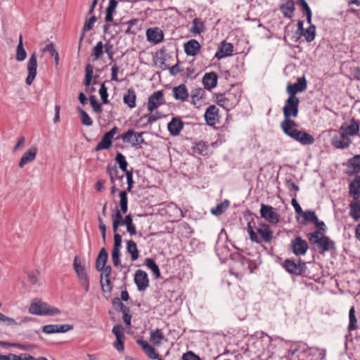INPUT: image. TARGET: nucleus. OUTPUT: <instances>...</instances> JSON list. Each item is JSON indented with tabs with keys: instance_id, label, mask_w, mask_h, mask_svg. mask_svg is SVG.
I'll list each match as a JSON object with an SVG mask.
<instances>
[{
	"instance_id": "24",
	"label": "nucleus",
	"mask_w": 360,
	"mask_h": 360,
	"mask_svg": "<svg viewBox=\"0 0 360 360\" xmlns=\"http://www.w3.org/2000/svg\"><path fill=\"white\" fill-rule=\"evenodd\" d=\"M238 264L241 266V267H242L241 271L243 273L248 272V273L251 274L257 267V263L256 261L251 260L249 258H247L245 257L239 256Z\"/></svg>"
},
{
	"instance_id": "64",
	"label": "nucleus",
	"mask_w": 360,
	"mask_h": 360,
	"mask_svg": "<svg viewBox=\"0 0 360 360\" xmlns=\"http://www.w3.org/2000/svg\"><path fill=\"white\" fill-rule=\"evenodd\" d=\"M182 360H201L200 358L191 351H188L184 354Z\"/></svg>"
},
{
	"instance_id": "8",
	"label": "nucleus",
	"mask_w": 360,
	"mask_h": 360,
	"mask_svg": "<svg viewBox=\"0 0 360 360\" xmlns=\"http://www.w3.org/2000/svg\"><path fill=\"white\" fill-rule=\"evenodd\" d=\"M112 333L115 335L116 340L113 343V347L119 352H123L124 350V330L122 325L116 324L112 330Z\"/></svg>"
},
{
	"instance_id": "34",
	"label": "nucleus",
	"mask_w": 360,
	"mask_h": 360,
	"mask_svg": "<svg viewBox=\"0 0 360 360\" xmlns=\"http://www.w3.org/2000/svg\"><path fill=\"white\" fill-rule=\"evenodd\" d=\"M162 115L159 112L147 114L141 117L138 121V123H141L144 120H146V122L145 123L141 124V127L144 128L146 127L148 124H153V122L160 119Z\"/></svg>"
},
{
	"instance_id": "13",
	"label": "nucleus",
	"mask_w": 360,
	"mask_h": 360,
	"mask_svg": "<svg viewBox=\"0 0 360 360\" xmlns=\"http://www.w3.org/2000/svg\"><path fill=\"white\" fill-rule=\"evenodd\" d=\"M117 131L118 128L117 127H114L109 131L106 132L102 137L101 141L96 145L95 150L98 151L108 149L112 145V139Z\"/></svg>"
},
{
	"instance_id": "25",
	"label": "nucleus",
	"mask_w": 360,
	"mask_h": 360,
	"mask_svg": "<svg viewBox=\"0 0 360 360\" xmlns=\"http://www.w3.org/2000/svg\"><path fill=\"white\" fill-rule=\"evenodd\" d=\"M184 127L182 120L179 117H173L167 124V129L171 135H179Z\"/></svg>"
},
{
	"instance_id": "18",
	"label": "nucleus",
	"mask_w": 360,
	"mask_h": 360,
	"mask_svg": "<svg viewBox=\"0 0 360 360\" xmlns=\"http://www.w3.org/2000/svg\"><path fill=\"white\" fill-rule=\"evenodd\" d=\"M134 282L139 291L145 290L149 284L147 273L141 269L137 270L134 274Z\"/></svg>"
},
{
	"instance_id": "2",
	"label": "nucleus",
	"mask_w": 360,
	"mask_h": 360,
	"mask_svg": "<svg viewBox=\"0 0 360 360\" xmlns=\"http://www.w3.org/2000/svg\"><path fill=\"white\" fill-rule=\"evenodd\" d=\"M307 237L309 243L316 247L319 253L328 252L335 248V244L328 236L325 234H318L317 232H310L307 233Z\"/></svg>"
},
{
	"instance_id": "23",
	"label": "nucleus",
	"mask_w": 360,
	"mask_h": 360,
	"mask_svg": "<svg viewBox=\"0 0 360 360\" xmlns=\"http://www.w3.org/2000/svg\"><path fill=\"white\" fill-rule=\"evenodd\" d=\"M172 93L175 100L180 101L181 102L187 101L189 97L188 89L184 84L173 87Z\"/></svg>"
},
{
	"instance_id": "32",
	"label": "nucleus",
	"mask_w": 360,
	"mask_h": 360,
	"mask_svg": "<svg viewBox=\"0 0 360 360\" xmlns=\"http://www.w3.org/2000/svg\"><path fill=\"white\" fill-rule=\"evenodd\" d=\"M136 95L134 89L129 88L123 96V102L130 108L136 107Z\"/></svg>"
},
{
	"instance_id": "41",
	"label": "nucleus",
	"mask_w": 360,
	"mask_h": 360,
	"mask_svg": "<svg viewBox=\"0 0 360 360\" xmlns=\"http://www.w3.org/2000/svg\"><path fill=\"white\" fill-rule=\"evenodd\" d=\"M150 340L154 345H160L162 340H166L165 335L160 329L151 330Z\"/></svg>"
},
{
	"instance_id": "14",
	"label": "nucleus",
	"mask_w": 360,
	"mask_h": 360,
	"mask_svg": "<svg viewBox=\"0 0 360 360\" xmlns=\"http://www.w3.org/2000/svg\"><path fill=\"white\" fill-rule=\"evenodd\" d=\"M27 68L28 75L25 82L27 85H31L37 75V61L35 53H33L29 58Z\"/></svg>"
},
{
	"instance_id": "45",
	"label": "nucleus",
	"mask_w": 360,
	"mask_h": 360,
	"mask_svg": "<svg viewBox=\"0 0 360 360\" xmlns=\"http://www.w3.org/2000/svg\"><path fill=\"white\" fill-rule=\"evenodd\" d=\"M145 264L149 269H150L151 272L155 276V278H159L160 276L159 266L155 263L154 259L151 258H146L145 260Z\"/></svg>"
},
{
	"instance_id": "3",
	"label": "nucleus",
	"mask_w": 360,
	"mask_h": 360,
	"mask_svg": "<svg viewBox=\"0 0 360 360\" xmlns=\"http://www.w3.org/2000/svg\"><path fill=\"white\" fill-rule=\"evenodd\" d=\"M29 312L38 316H57L61 314V311L58 308L52 307L39 299L32 301Z\"/></svg>"
},
{
	"instance_id": "5",
	"label": "nucleus",
	"mask_w": 360,
	"mask_h": 360,
	"mask_svg": "<svg viewBox=\"0 0 360 360\" xmlns=\"http://www.w3.org/2000/svg\"><path fill=\"white\" fill-rule=\"evenodd\" d=\"M143 134L144 132H135L134 129H131L122 136H117L115 140L122 139L123 142L130 143L131 146L137 148L144 142Z\"/></svg>"
},
{
	"instance_id": "7",
	"label": "nucleus",
	"mask_w": 360,
	"mask_h": 360,
	"mask_svg": "<svg viewBox=\"0 0 360 360\" xmlns=\"http://www.w3.org/2000/svg\"><path fill=\"white\" fill-rule=\"evenodd\" d=\"M260 215L262 218L272 224H276L279 221L278 214L276 212L275 208L270 205L262 204Z\"/></svg>"
},
{
	"instance_id": "28",
	"label": "nucleus",
	"mask_w": 360,
	"mask_h": 360,
	"mask_svg": "<svg viewBox=\"0 0 360 360\" xmlns=\"http://www.w3.org/2000/svg\"><path fill=\"white\" fill-rule=\"evenodd\" d=\"M349 193L354 200L360 198V176H356L349 184Z\"/></svg>"
},
{
	"instance_id": "9",
	"label": "nucleus",
	"mask_w": 360,
	"mask_h": 360,
	"mask_svg": "<svg viewBox=\"0 0 360 360\" xmlns=\"http://www.w3.org/2000/svg\"><path fill=\"white\" fill-rule=\"evenodd\" d=\"M283 267L288 272L299 276L306 269V263L301 260L295 262L292 259H285L283 264Z\"/></svg>"
},
{
	"instance_id": "29",
	"label": "nucleus",
	"mask_w": 360,
	"mask_h": 360,
	"mask_svg": "<svg viewBox=\"0 0 360 360\" xmlns=\"http://www.w3.org/2000/svg\"><path fill=\"white\" fill-rule=\"evenodd\" d=\"M202 83L205 88L208 90L214 88L217 84V74L214 72L205 73L202 77Z\"/></svg>"
},
{
	"instance_id": "17",
	"label": "nucleus",
	"mask_w": 360,
	"mask_h": 360,
	"mask_svg": "<svg viewBox=\"0 0 360 360\" xmlns=\"http://www.w3.org/2000/svg\"><path fill=\"white\" fill-rule=\"evenodd\" d=\"M234 51L233 45L231 43L223 41L217 49L214 57L219 60L233 55Z\"/></svg>"
},
{
	"instance_id": "50",
	"label": "nucleus",
	"mask_w": 360,
	"mask_h": 360,
	"mask_svg": "<svg viewBox=\"0 0 360 360\" xmlns=\"http://www.w3.org/2000/svg\"><path fill=\"white\" fill-rule=\"evenodd\" d=\"M27 56L26 51L23 48L22 36H20L19 43L16 49V60L18 61H23Z\"/></svg>"
},
{
	"instance_id": "19",
	"label": "nucleus",
	"mask_w": 360,
	"mask_h": 360,
	"mask_svg": "<svg viewBox=\"0 0 360 360\" xmlns=\"http://www.w3.org/2000/svg\"><path fill=\"white\" fill-rule=\"evenodd\" d=\"M73 328L72 325L68 324H49L42 327L41 330L46 334H53L58 333H65Z\"/></svg>"
},
{
	"instance_id": "63",
	"label": "nucleus",
	"mask_w": 360,
	"mask_h": 360,
	"mask_svg": "<svg viewBox=\"0 0 360 360\" xmlns=\"http://www.w3.org/2000/svg\"><path fill=\"white\" fill-rule=\"evenodd\" d=\"M112 304L117 311H122L124 309L128 308L127 307H124L121 299L119 297H114L112 300Z\"/></svg>"
},
{
	"instance_id": "6",
	"label": "nucleus",
	"mask_w": 360,
	"mask_h": 360,
	"mask_svg": "<svg viewBox=\"0 0 360 360\" xmlns=\"http://www.w3.org/2000/svg\"><path fill=\"white\" fill-rule=\"evenodd\" d=\"M300 100L297 96H288L283 106L284 118L296 117L299 112Z\"/></svg>"
},
{
	"instance_id": "58",
	"label": "nucleus",
	"mask_w": 360,
	"mask_h": 360,
	"mask_svg": "<svg viewBox=\"0 0 360 360\" xmlns=\"http://www.w3.org/2000/svg\"><path fill=\"white\" fill-rule=\"evenodd\" d=\"M302 217L305 221L314 223V221L317 220V216L314 211L306 210L301 213Z\"/></svg>"
},
{
	"instance_id": "1",
	"label": "nucleus",
	"mask_w": 360,
	"mask_h": 360,
	"mask_svg": "<svg viewBox=\"0 0 360 360\" xmlns=\"http://www.w3.org/2000/svg\"><path fill=\"white\" fill-rule=\"evenodd\" d=\"M256 231L257 233L252 229L250 224L249 223L248 226V232L250 236V239L252 242H255L257 243H262V242L269 243L271 242L274 238V233L268 224L264 223L259 224L258 226L256 228Z\"/></svg>"
},
{
	"instance_id": "62",
	"label": "nucleus",
	"mask_w": 360,
	"mask_h": 360,
	"mask_svg": "<svg viewBox=\"0 0 360 360\" xmlns=\"http://www.w3.org/2000/svg\"><path fill=\"white\" fill-rule=\"evenodd\" d=\"M127 182V192H131L134 186V181L133 180V173L131 171L125 172Z\"/></svg>"
},
{
	"instance_id": "10",
	"label": "nucleus",
	"mask_w": 360,
	"mask_h": 360,
	"mask_svg": "<svg viewBox=\"0 0 360 360\" xmlns=\"http://www.w3.org/2000/svg\"><path fill=\"white\" fill-rule=\"evenodd\" d=\"M290 245L292 251L296 256L304 255L309 249L307 242L300 236H296L292 239Z\"/></svg>"
},
{
	"instance_id": "33",
	"label": "nucleus",
	"mask_w": 360,
	"mask_h": 360,
	"mask_svg": "<svg viewBox=\"0 0 360 360\" xmlns=\"http://www.w3.org/2000/svg\"><path fill=\"white\" fill-rule=\"evenodd\" d=\"M36 155L37 148L35 147L29 148L27 152L22 156L19 162V167L22 168L26 164L33 161L36 158Z\"/></svg>"
},
{
	"instance_id": "20",
	"label": "nucleus",
	"mask_w": 360,
	"mask_h": 360,
	"mask_svg": "<svg viewBox=\"0 0 360 360\" xmlns=\"http://www.w3.org/2000/svg\"><path fill=\"white\" fill-rule=\"evenodd\" d=\"M205 119L210 126H214L219 122V110L212 105H210L205 112Z\"/></svg>"
},
{
	"instance_id": "37",
	"label": "nucleus",
	"mask_w": 360,
	"mask_h": 360,
	"mask_svg": "<svg viewBox=\"0 0 360 360\" xmlns=\"http://www.w3.org/2000/svg\"><path fill=\"white\" fill-rule=\"evenodd\" d=\"M127 251L131 255V259L132 262L136 261L139 256L137 245L135 242L131 240L127 241Z\"/></svg>"
},
{
	"instance_id": "4",
	"label": "nucleus",
	"mask_w": 360,
	"mask_h": 360,
	"mask_svg": "<svg viewBox=\"0 0 360 360\" xmlns=\"http://www.w3.org/2000/svg\"><path fill=\"white\" fill-rule=\"evenodd\" d=\"M240 94L232 91L216 94V101L219 105L227 110L233 108L240 100Z\"/></svg>"
},
{
	"instance_id": "51",
	"label": "nucleus",
	"mask_w": 360,
	"mask_h": 360,
	"mask_svg": "<svg viewBox=\"0 0 360 360\" xmlns=\"http://www.w3.org/2000/svg\"><path fill=\"white\" fill-rule=\"evenodd\" d=\"M115 160L116 162L119 165L120 169L123 172L125 173L129 171L127 169L128 162L126 160V158L123 154H122L121 153H117Z\"/></svg>"
},
{
	"instance_id": "55",
	"label": "nucleus",
	"mask_w": 360,
	"mask_h": 360,
	"mask_svg": "<svg viewBox=\"0 0 360 360\" xmlns=\"http://www.w3.org/2000/svg\"><path fill=\"white\" fill-rule=\"evenodd\" d=\"M205 91L202 88L195 89L191 93V103L196 105L197 102L201 99L204 95Z\"/></svg>"
},
{
	"instance_id": "52",
	"label": "nucleus",
	"mask_w": 360,
	"mask_h": 360,
	"mask_svg": "<svg viewBox=\"0 0 360 360\" xmlns=\"http://www.w3.org/2000/svg\"><path fill=\"white\" fill-rule=\"evenodd\" d=\"M120 210L123 213H126L128 210V198L127 192L126 191H122L120 192Z\"/></svg>"
},
{
	"instance_id": "43",
	"label": "nucleus",
	"mask_w": 360,
	"mask_h": 360,
	"mask_svg": "<svg viewBox=\"0 0 360 360\" xmlns=\"http://www.w3.org/2000/svg\"><path fill=\"white\" fill-rule=\"evenodd\" d=\"M74 268L80 281H86L88 276L85 268L78 263L77 257L74 259Z\"/></svg>"
},
{
	"instance_id": "49",
	"label": "nucleus",
	"mask_w": 360,
	"mask_h": 360,
	"mask_svg": "<svg viewBox=\"0 0 360 360\" xmlns=\"http://www.w3.org/2000/svg\"><path fill=\"white\" fill-rule=\"evenodd\" d=\"M357 328V320L355 316V309L352 307L349 311V325L347 329L349 331L354 330Z\"/></svg>"
},
{
	"instance_id": "31",
	"label": "nucleus",
	"mask_w": 360,
	"mask_h": 360,
	"mask_svg": "<svg viewBox=\"0 0 360 360\" xmlns=\"http://www.w3.org/2000/svg\"><path fill=\"white\" fill-rule=\"evenodd\" d=\"M280 10L284 17L291 18L295 11V2L293 0H285L280 6Z\"/></svg>"
},
{
	"instance_id": "42",
	"label": "nucleus",
	"mask_w": 360,
	"mask_h": 360,
	"mask_svg": "<svg viewBox=\"0 0 360 360\" xmlns=\"http://www.w3.org/2000/svg\"><path fill=\"white\" fill-rule=\"evenodd\" d=\"M229 205V201L228 200H225L224 202H221L212 207L210 210L211 213L215 216H219L228 209Z\"/></svg>"
},
{
	"instance_id": "60",
	"label": "nucleus",
	"mask_w": 360,
	"mask_h": 360,
	"mask_svg": "<svg viewBox=\"0 0 360 360\" xmlns=\"http://www.w3.org/2000/svg\"><path fill=\"white\" fill-rule=\"evenodd\" d=\"M99 94L101 96V100L103 103L107 104L109 103V101L108 100V89H107L106 86H105L104 83H103L101 86V88L99 89Z\"/></svg>"
},
{
	"instance_id": "15",
	"label": "nucleus",
	"mask_w": 360,
	"mask_h": 360,
	"mask_svg": "<svg viewBox=\"0 0 360 360\" xmlns=\"http://www.w3.org/2000/svg\"><path fill=\"white\" fill-rule=\"evenodd\" d=\"M307 89V81L304 77H298L297 82L292 84H288L286 91L290 96H296L299 92H302Z\"/></svg>"
},
{
	"instance_id": "36",
	"label": "nucleus",
	"mask_w": 360,
	"mask_h": 360,
	"mask_svg": "<svg viewBox=\"0 0 360 360\" xmlns=\"http://www.w3.org/2000/svg\"><path fill=\"white\" fill-rule=\"evenodd\" d=\"M108 258V254L104 248H102L96 261V268L98 271H101L105 267Z\"/></svg>"
},
{
	"instance_id": "54",
	"label": "nucleus",
	"mask_w": 360,
	"mask_h": 360,
	"mask_svg": "<svg viewBox=\"0 0 360 360\" xmlns=\"http://www.w3.org/2000/svg\"><path fill=\"white\" fill-rule=\"evenodd\" d=\"M103 44L102 41H98L96 44V46L93 48L91 56L95 58V59H100L103 54Z\"/></svg>"
},
{
	"instance_id": "53",
	"label": "nucleus",
	"mask_w": 360,
	"mask_h": 360,
	"mask_svg": "<svg viewBox=\"0 0 360 360\" xmlns=\"http://www.w3.org/2000/svg\"><path fill=\"white\" fill-rule=\"evenodd\" d=\"M42 51L44 53L49 52L52 57L54 58L56 65H58L59 63V55L55 49V46L53 43H50L47 44L43 49Z\"/></svg>"
},
{
	"instance_id": "56",
	"label": "nucleus",
	"mask_w": 360,
	"mask_h": 360,
	"mask_svg": "<svg viewBox=\"0 0 360 360\" xmlns=\"http://www.w3.org/2000/svg\"><path fill=\"white\" fill-rule=\"evenodd\" d=\"M101 285L103 292H111L112 284L110 278H101Z\"/></svg>"
},
{
	"instance_id": "48",
	"label": "nucleus",
	"mask_w": 360,
	"mask_h": 360,
	"mask_svg": "<svg viewBox=\"0 0 360 360\" xmlns=\"http://www.w3.org/2000/svg\"><path fill=\"white\" fill-rule=\"evenodd\" d=\"M301 34L304 37L305 40L307 42H311L316 37V26L311 25L308 28L304 29Z\"/></svg>"
},
{
	"instance_id": "39",
	"label": "nucleus",
	"mask_w": 360,
	"mask_h": 360,
	"mask_svg": "<svg viewBox=\"0 0 360 360\" xmlns=\"http://www.w3.org/2000/svg\"><path fill=\"white\" fill-rule=\"evenodd\" d=\"M31 320L30 317L28 316H24L20 319V321L18 322L14 319L10 318L8 316H6L5 315H3L2 319L1 321L6 322L7 326H19L22 323H27Z\"/></svg>"
},
{
	"instance_id": "38",
	"label": "nucleus",
	"mask_w": 360,
	"mask_h": 360,
	"mask_svg": "<svg viewBox=\"0 0 360 360\" xmlns=\"http://www.w3.org/2000/svg\"><path fill=\"white\" fill-rule=\"evenodd\" d=\"M117 6V1L116 0H110L108 6L105 11V20L106 22H112L113 20V15L115 13V10Z\"/></svg>"
},
{
	"instance_id": "30",
	"label": "nucleus",
	"mask_w": 360,
	"mask_h": 360,
	"mask_svg": "<svg viewBox=\"0 0 360 360\" xmlns=\"http://www.w3.org/2000/svg\"><path fill=\"white\" fill-rule=\"evenodd\" d=\"M107 174H108L110 182L112 184H115V181L118 180L120 182H122L124 174H120L117 166L114 165L113 167L108 166L106 169Z\"/></svg>"
},
{
	"instance_id": "40",
	"label": "nucleus",
	"mask_w": 360,
	"mask_h": 360,
	"mask_svg": "<svg viewBox=\"0 0 360 360\" xmlns=\"http://www.w3.org/2000/svg\"><path fill=\"white\" fill-rule=\"evenodd\" d=\"M190 31L194 34H200L203 32L205 31V25L202 20L198 18H195L193 20Z\"/></svg>"
},
{
	"instance_id": "44",
	"label": "nucleus",
	"mask_w": 360,
	"mask_h": 360,
	"mask_svg": "<svg viewBox=\"0 0 360 360\" xmlns=\"http://www.w3.org/2000/svg\"><path fill=\"white\" fill-rule=\"evenodd\" d=\"M349 166L352 169L351 175L360 172V155H356L348 161Z\"/></svg>"
},
{
	"instance_id": "46",
	"label": "nucleus",
	"mask_w": 360,
	"mask_h": 360,
	"mask_svg": "<svg viewBox=\"0 0 360 360\" xmlns=\"http://www.w3.org/2000/svg\"><path fill=\"white\" fill-rule=\"evenodd\" d=\"M208 146L204 141H199L195 143L193 147V153L200 155L207 154Z\"/></svg>"
},
{
	"instance_id": "27",
	"label": "nucleus",
	"mask_w": 360,
	"mask_h": 360,
	"mask_svg": "<svg viewBox=\"0 0 360 360\" xmlns=\"http://www.w3.org/2000/svg\"><path fill=\"white\" fill-rule=\"evenodd\" d=\"M146 35L148 40L155 44L162 41L164 37L162 31L158 27L148 29Z\"/></svg>"
},
{
	"instance_id": "22",
	"label": "nucleus",
	"mask_w": 360,
	"mask_h": 360,
	"mask_svg": "<svg viewBox=\"0 0 360 360\" xmlns=\"http://www.w3.org/2000/svg\"><path fill=\"white\" fill-rule=\"evenodd\" d=\"M296 122L290 118H284L283 121L281 122V129L285 134L290 136V138H292L293 134H296V132L299 130L296 129Z\"/></svg>"
},
{
	"instance_id": "61",
	"label": "nucleus",
	"mask_w": 360,
	"mask_h": 360,
	"mask_svg": "<svg viewBox=\"0 0 360 360\" xmlns=\"http://www.w3.org/2000/svg\"><path fill=\"white\" fill-rule=\"evenodd\" d=\"M89 102L92 106L94 110L96 112H101L102 111L101 105L98 102L94 96H91L89 98Z\"/></svg>"
},
{
	"instance_id": "21",
	"label": "nucleus",
	"mask_w": 360,
	"mask_h": 360,
	"mask_svg": "<svg viewBox=\"0 0 360 360\" xmlns=\"http://www.w3.org/2000/svg\"><path fill=\"white\" fill-rule=\"evenodd\" d=\"M292 139L303 146L311 145L315 141L313 136L302 130H298L296 134H293Z\"/></svg>"
},
{
	"instance_id": "47",
	"label": "nucleus",
	"mask_w": 360,
	"mask_h": 360,
	"mask_svg": "<svg viewBox=\"0 0 360 360\" xmlns=\"http://www.w3.org/2000/svg\"><path fill=\"white\" fill-rule=\"evenodd\" d=\"M123 226H126L127 232L130 236L136 234V226L133 223L132 217L130 214L127 215L124 219Z\"/></svg>"
},
{
	"instance_id": "26",
	"label": "nucleus",
	"mask_w": 360,
	"mask_h": 360,
	"mask_svg": "<svg viewBox=\"0 0 360 360\" xmlns=\"http://www.w3.org/2000/svg\"><path fill=\"white\" fill-rule=\"evenodd\" d=\"M200 47V43L196 39H191L184 45L185 53L190 56H196L199 53Z\"/></svg>"
},
{
	"instance_id": "16",
	"label": "nucleus",
	"mask_w": 360,
	"mask_h": 360,
	"mask_svg": "<svg viewBox=\"0 0 360 360\" xmlns=\"http://www.w3.org/2000/svg\"><path fill=\"white\" fill-rule=\"evenodd\" d=\"M340 130L348 137L356 136L359 131V122L354 119H352L349 122H344L341 125Z\"/></svg>"
},
{
	"instance_id": "35",
	"label": "nucleus",
	"mask_w": 360,
	"mask_h": 360,
	"mask_svg": "<svg viewBox=\"0 0 360 360\" xmlns=\"http://www.w3.org/2000/svg\"><path fill=\"white\" fill-rule=\"evenodd\" d=\"M349 216L355 221L360 220V200L359 199L354 200L349 205Z\"/></svg>"
},
{
	"instance_id": "57",
	"label": "nucleus",
	"mask_w": 360,
	"mask_h": 360,
	"mask_svg": "<svg viewBox=\"0 0 360 360\" xmlns=\"http://www.w3.org/2000/svg\"><path fill=\"white\" fill-rule=\"evenodd\" d=\"M78 111L81 115V121L82 124L88 127L91 126L93 124V121L91 118L89 117V115L80 108H78Z\"/></svg>"
},
{
	"instance_id": "12",
	"label": "nucleus",
	"mask_w": 360,
	"mask_h": 360,
	"mask_svg": "<svg viewBox=\"0 0 360 360\" xmlns=\"http://www.w3.org/2000/svg\"><path fill=\"white\" fill-rule=\"evenodd\" d=\"M351 143L352 141L350 138L342 132L335 134L331 138V144L337 149L347 148Z\"/></svg>"
},
{
	"instance_id": "59",
	"label": "nucleus",
	"mask_w": 360,
	"mask_h": 360,
	"mask_svg": "<svg viewBox=\"0 0 360 360\" xmlns=\"http://www.w3.org/2000/svg\"><path fill=\"white\" fill-rule=\"evenodd\" d=\"M138 22L137 19H131L127 22L124 23V25H127V27L125 30L126 34H135L136 30L133 29V27L136 25Z\"/></svg>"
},
{
	"instance_id": "11",
	"label": "nucleus",
	"mask_w": 360,
	"mask_h": 360,
	"mask_svg": "<svg viewBox=\"0 0 360 360\" xmlns=\"http://www.w3.org/2000/svg\"><path fill=\"white\" fill-rule=\"evenodd\" d=\"M165 103L164 94L162 91H157L148 98L147 108L152 112Z\"/></svg>"
}]
</instances>
